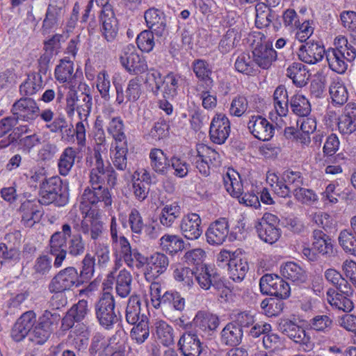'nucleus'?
I'll list each match as a JSON object with an SVG mask.
<instances>
[{
  "label": "nucleus",
  "instance_id": "obj_61",
  "mask_svg": "<svg viewBox=\"0 0 356 356\" xmlns=\"http://www.w3.org/2000/svg\"><path fill=\"white\" fill-rule=\"evenodd\" d=\"M309 326L316 332L327 333L333 326V321L328 315H317L309 321Z\"/></svg>",
  "mask_w": 356,
  "mask_h": 356
},
{
  "label": "nucleus",
  "instance_id": "obj_62",
  "mask_svg": "<svg viewBox=\"0 0 356 356\" xmlns=\"http://www.w3.org/2000/svg\"><path fill=\"white\" fill-rule=\"evenodd\" d=\"M259 237L264 242L269 244L275 243L281 236V230L279 227H259L255 226Z\"/></svg>",
  "mask_w": 356,
  "mask_h": 356
},
{
  "label": "nucleus",
  "instance_id": "obj_12",
  "mask_svg": "<svg viewBox=\"0 0 356 356\" xmlns=\"http://www.w3.org/2000/svg\"><path fill=\"white\" fill-rule=\"evenodd\" d=\"M261 292L280 299L287 298L291 292L289 284L277 275L266 274L259 281Z\"/></svg>",
  "mask_w": 356,
  "mask_h": 356
},
{
  "label": "nucleus",
  "instance_id": "obj_33",
  "mask_svg": "<svg viewBox=\"0 0 356 356\" xmlns=\"http://www.w3.org/2000/svg\"><path fill=\"white\" fill-rule=\"evenodd\" d=\"M226 191L234 197L239 198L243 195V184L240 175L234 169L229 168L222 176Z\"/></svg>",
  "mask_w": 356,
  "mask_h": 356
},
{
  "label": "nucleus",
  "instance_id": "obj_52",
  "mask_svg": "<svg viewBox=\"0 0 356 356\" xmlns=\"http://www.w3.org/2000/svg\"><path fill=\"white\" fill-rule=\"evenodd\" d=\"M134 325H135L131 330L130 337L136 343L142 344L149 336V329L147 316H142L141 320Z\"/></svg>",
  "mask_w": 356,
  "mask_h": 356
},
{
  "label": "nucleus",
  "instance_id": "obj_30",
  "mask_svg": "<svg viewBox=\"0 0 356 356\" xmlns=\"http://www.w3.org/2000/svg\"><path fill=\"white\" fill-rule=\"evenodd\" d=\"M122 66L134 74H140L147 70L145 59L135 51H124L120 58Z\"/></svg>",
  "mask_w": 356,
  "mask_h": 356
},
{
  "label": "nucleus",
  "instance_id": "obj_20",
  "mask_svg": "<svg viewBox=\"0 0 356 356\" xmlns=\"http://www.w3.org/2000/svg\"><path fill=\"white\" fill-rule=\"evenodd\" d=\"M297 54L301 61L308 64H316L323 58L326 51L320 43L309 41L300 45Z\"/></svg>",
  "mask_w": 356,
  "mask_h": 356
},
{
  "label": "nucleus",
  "instance_id": "obj_13",
  "mask_svg": "<svg viewBox=\"0 0 356 356\" xmlns=\"http://www.w3.org/2000/svg\"><path fill=\"white\" fill-rule=\"evenodd\" d=\"M40 108L32 98L25 97L17 100L12 106L13 116L19 121L31 122L39 116Z\"/></svg>",
  "mask_w": 356,
  "mask_h": 356
},
{
  "label": "nucleus",
  "instance_id": "obj_19",
  "mask_svg": "<svg viewBox=\"0 0 356 356\" xmlns=\"http://www.w3.org/2000/svg\"><path fill=\"white\" fill-rule=\"evenodd\" d=\"M193 324L196 334L200 332L203 337H210L219 326L220 320L216 315L199 311L193 319Z\"/></svg>",
  "mask_w": 356,
  "mask_h": 356
},
{
  "label": "nucleus",
  "instance_id": "obj_11",
  "mask_svg": "<svg viewBox=\"0 0 356 356\" xmlns=\"http://www.w3.org/2000/svg\"><path fill=\"white\" fill-rule=\"evenodd\" d=\"M250 336L257 338L262 336L264 347L270 352L282 350L284 347V341L275 333L272 332V327L269 323H257L249 332Z\"/></svg>",
  "mask_w": 356,
  "mask_h": 356
},
{
  "label": "nucleus",
  "instance_id": "obj_43",
  "mask_svg": "<svg viewBox=\"0 0 356 356\" xmlns=\"http://www.w3.org/2000/svg\"><path fill=\"white\" fill-rule=\"evenodd\" d=\"M106 180L107 184L111 187H113L116 184L117 175L113 168L108 170L107 172L98 173L97 172L90 171V183L91 187H104L103 185Z\"/></svg>",
  "mask_w": 356,
  "mask_h": 356
},
{
  "label": "nucleus",
  "instance_id": "obj_45",
  "mask_svg": "<svg viewBox=\"0 0 356 356\" xmlns=\"http://www.w3.org/2000/svg\"><path fill=\"white\" fill-rule=\"evenodd\" d=\"M140 300L138 296H131L128 301L126 309V321L131 325L139 322L144 314H140Z\"/></svg>",
  "mask_w": 356,
  "mask_h": 356
},
{
  "label": "nucleus",
  "instance_id": "obj_60",
  "mask_svg": "<svg viewBox=\"0 0 356 356\" xmlns=\"http://www.w3.org/2000/svg\"><path fill=\"white\" fill-rule=\"evenodd\" d=\"M96 87L101 97L105 101L111 99L110 91L111 83L109 75L104 70L98 73L96 80Z\"/></svg>",
  "mask_w": 356,
  "mask_h": 356
},
{
  "label": "nucleus",
  "instance_id": "obj_5",
  "mask_svg": "<svg viewBox=\"0 0 356 356\" xmlns=\"http://www.w3.org/2000/svg\"><path fill=\"white\" fill-rule=\"evenodd\" d=\"M39 195V202L44 205L54 204L56 207H63L69 200L67 188L58 176L49 177L41 183Z\"/></svg>",
  "mask_w": 356,
  "mask_h": 356
},
{
  "label": "nucleus",
  "instance_id": "obj_24",
  "mask_svg": "<svg viewBox=\"0 0 356 356\" xmlns=\"http://www.w3.org/2000/svg\"><path fill=\"white\" fill-rule=\"evenodd\" d=\"M86 216L80 224V231L92 241L99 239L104 230V223L95 216L94 211H85Z\"/></svg>",
  "mask_w": 356,
  "mask_h": 356
},
{
  "label": "nucleus",
  "instance_id": "obj_54",
  "mask_svg": "<svg viewBox=\"0 0 356 356\" xmlns=\"http://www.w3.org/2000/svg\"><path fill=\"white\" fill-rule=\"evenodd\" d=\"M115 152L113 158V166L118 170H129L127 162L128 146L127 143L118 144L115 147Z\"/></svg>",
  "mask_w": 356,
  "mask_h": 356
},
{
  "label": "nucleus",
  "instance_id": "obj_39",
  "mask_svg": "<svg viewBox=\"0 0 356 356\" xmlns=\"http://www.w3.org/2000/svg\"><path fill=\"white\" fill-rule=\"evenodd\" d=\"M230 277L234 282L242 281L249 269L246 259L234 257L229 259L228 263Z\"/></svg>",
  "mask_w": 356,
  "mask_h": 356
},
{
  "label": "nucleus",
  "instance_id": "obj_2",
  "mask_svg": "<svg viewBox=\"0 0 356 356\" xmlns=\"http://www.w3.org/2000/svg\"><path fill=\"white\" fill-rule=\"evenodd\" d=\"M122 260L131 268L140 269L145 266L144 275L149 282L165 273L170 264L168 257L163 253L154 252L149 257H145L137 249H133L124 236L120 237V259L115 261V270L121 266Z\"/></svg>",
  "mask_w": 356,
  "mask_h": 356
},
{
  "label": "nucleus",
  "instance_id": "obj_42",
  "mask_svg": "<svg viewBox=\"0 0 356 356\" xmlns=\"http://www.w3.org/2000/svg\"><path fill=\"white\" fill-rule=\"evenodd\" d=\"M76 156V151L74 148L67 147L63 150L58 163V170L61 175L66 176L69 174L74 164Z\"/></svg>",
  "mask_w": 356,
  "mask_h": 356
},
{
  "label": "nucleus",
  "instance_id": "obj_40",
  "mask_svg": "<svg viewBox=\"0 0 356 356\" xmlns=\"http://www.w3.org/2000/svg\"><path fill=\"white\" fill-rule=\"evenodd\" d=\"M282 275L293 282L302 283L306 280L305 270L295 262H286L281 266Z\"/></svg>",
  "mask_w": 356,
  "mask_h": 356
},
{
  "label": "nucleus",
  "instance_id": "obj_48",
  "mask_svg": "<svg viewBox=\"0 0 356 356\" xmlns=\"http://www.w3.org/2000/svg\"><path fill=\"white\" fill-rule=\"evenodd\" d=\"M132 276L125 269L120 271L116 277L115 290L118 296L122 298L127 297L131 290Z\"/></svg>",
  "mask_w": 356,
  "mask_h": 356
},
{
  "label": "nucleus",
  "instance_id": "obj_23",
  "mask_svg": "<svg viewBox=\"0 0 356 356\" xmlns=\"http://www.w3.org/2000/svg\"><path fill=\"white\" fill-rule=\"evenodd\" d=\"M192 68L199 80L195 87L196 91L211 89L213 85V80L211 77L212 70L209 63L204 60L196 59L192 63Z\"/></svg>",
  "mask_w": 356,
  "mask_h": 356
},
{
  "label": "nucleus",
  "instance_id": "obj_1",
  "mask_svg": "<svg viewBox=\"0 0 356 356\" xmlns=\"http://www.w3.org/2000/svg\"><path fill=\"white\" fill-rule=\"evenodd\" d=\"M60 318L57 312L45 310L37 319L33 310L27 311L15 323L10 332L11 338L16 342H20L27 337L33 343L42 345L50 337L53 327L58 325Z\"/></svg>",
  "mask_w": 356,
  "mask_h": 356
},
{
  "label": "nucleus",
  "instance_id": "obj_31",
  "mask_svg": "<svg viewBox=\"0 0 356 356\" xmlns=\"http://www.w3.org/2000/svg\"><path fill=\"white\" fill-rule=\"evenodd\" d=\"M144 17L147 27L154 32L156 36L161 37L165 34V19L163 13L159 10L154 8H149L145 12Z\"/></svg>",
  "mask_w": 356,
  "mask_h": 356
},
{
  "label": "nucleus",
  "instance_id": "obj_58",
  "mask_svg": "<svg viewBox=\"0 0 356 356\" xmlns=\"http://www.w3.org/2000/svg\"><path fill=\"white\" fill-rule=\"evenodd\" d=\"M185 303V299L177 291H168L162 295L161 304L172 306L178 312L184 311Z\"/></svg>",
  "mask_w": 356,
  "mask_h": 356
},
{
  "label": "nucleus",
  "instance_id": "obj_28",
  "mask_svg": "<svg viewBox=\"0 0 356 356\" xmlns=\"http://www.w3.org/2000/svg\"><path fill=\"white\" fill-rule=\"evenodd\" d=\"M179 350L184 356H200L201 342L196 333L186 332L178 341Z\"/></svg>",
  "mask_w": 356,
  "mask_h": 356
},
{
  "label": "nucleus",
  "instance_id": "obj_37",
  "mask_svg": "<svg viewBox=\"0 0 356 356\" xmlns=\"http://www.w3.org/2000/svg\"><path fill=\"white\" fill-rule=\"evenodd\" d=\"M286 75L292 80L293 84L300 88L305 86L309 78L306 67L300 63H293L289 65Z\"/></svg>",
  "mask_w": 356,
  "mask_h": 356
},
{
  "label": "nucleus",
  "instance_id": "obj_3",
  "mask_svg": "<svg viewBox=\"0 0 356 356\" xmlns=\"http://www.w3.org/2000/svg\"><path fill=\"white\" fill-rule=\"evenodd\" d=\"M86 248V241L79 233L72 234V227L69 223L61 226V231L54 232L50 237L49 253L55 257L54 266L58 268L69 255L73 258L81 257Z\"/></svg>",
  "mask_w": 356,
  "mask_h": 356
},
{
  "label": "nucleus",
  "instance_id": "obj_55",
  "mask_svg": "<svg viewBox=\"0 0 356 356\" xmlns=\"http://www.w3.org/2000/svg\"><path fill=\"white\" fill-rule=\"evenodd\" d=\"M291 108L298 116H307L311 112L309 102L302 95H295L290 100Z\"/></svg>",
  "mask_w": 356,
  "mask_h": 356
},
{
  "label": "nucleus",
  "instance_id": "obj_34",
  "mask_svg": "<svg viewBox=\"0 0 356 356\" xmlns=\"http://www.w3.org/2000/svg\"><path fill=\"white\" fill-rule=\"evenodd\" d=\"M150 166L157 174L165 175L170 168V163L166 154L161 149L154 148L149 154Z\"/></svg>",
  "mask_w": 356,
  "mask_h": 356
},
{
  "label": "nucleus",
  "instance_id": "obj_7",
  "mask_svg": "<svg viewBox=\"0 0 356 356\" xmlns=\"http://www.w3.org/2000/svg\"><path fill=\"white\" fill-rule=\"evenodd\" d=\"M99 204L104 207L112 204L111 194L107 187H86L81 197L80 210L83 213L86 211H94L92 207H98Z\"/></svg>",
  "mask_w": 356,
  "mask_h": 356
},
{
  "label": "nucleus",
  "instance_id": "obj_38",
  "mask_svg": "<svg viewBox=\"0 0 356 356\" xmlns=\"http://www.w3.org/2000/svg\"><path fill=\"white\" fill-rule=\"evenodd\" d=\"M154 334L165 346L174 343V330L165 321H156L154 325Z\"/></svg>",
  "mask_w": 356,
  "mask_h": 356
},
{
  "label": "nucleus",
  "instance_id": "obj_46",
  "mask_svg": "<svg viewBox=\"0 0 356 356\" xmlns=\"http://www.w3.org/2000/svg\"><path fill=\"white\" fill-rule=\"evenodd\" d=\"M180 215L181 208L177 202H173L166 204L163 207L159 216V220L163 226L170 227Z\"/></svg>",
  "mask_w": 356,
  "mask_h": 356
},
{
  "label": "nucleus",
  "instance_id": "obj_35",
  "mask_svg": "<svg viewBox=\"0 0 356 356\" xmlns=\"http://www.w3.org/2000/svg\"><path fill=\"white\" fill-rule=\"evenodd\" d=\"M243 330L234 323H228L220 332V341L228 346L239 345L243 339Z\"/></svg>",
  "mask_w": 356,
  "mask_h": 356
},
{
  "label": "nucleus",
  "instance_id": "obj_16",
  "mask_svg": "<svg viewBox=\"0 0 356 356\" xmlns=\"http://www.w3.org/2000/svg\"><path fill=\"white\" fill-rule=\"evenodd\" d=\"M248 128L254 138L263 141L270 140L275 134L273 124L261 115H252Z\"/></svg>",
  "mask_w": 356,
  "mask_h": 356
},
{
  "label": "nucleus",
  "instance_id": "obj_63",
  "mask_svg": "<svg viewBox=\"0 0 356 356\" xmlns=\"http://www.w3.org/2000/svg\"><path fill=\"white\" fill-rule=\"evenodd\" d=\"M95 256L90 253H87L81 261V269L80 273H79L83 282L92 277L95 272Z\"/></svg>",
  "mask_w": 356,
  "mask_h": 356
},
{
  "label": "nucleus",
  "instance_id": "obj_15",
  "mask_svg": "<svg viewBox=\"0 0 356 356\" xmlns=\"http://www.w3.org/2000/svg\"><path fill=\"white\" fill-rule=\"evenodd\" d=\"M101 6H102L100 15L101 31L107 42H112L115 39L118 34V20L112 6L107 3V0L101 1Z\"/></svg>",
  "mask_w": 356,
  "mask_h": 356
},
{
  "label": "nucleus",
  "instance_id": "obj_8",
  "mask_svg": "<svg viewBox=\"0 0 356 356\" xmlns=\"http://www.w3.org/2000/svg\"><path fill=\"white\" fill-rule=\"evenodd\" d=\"M83 283L79 273L74 267L68 266L60 270L51 280L49 284L51 292L56 293L54 298L58 297V293L70 290L73 287H79Z\"/></svg>",
  "mask_w": 356,
  "mask_h": 356
},
{
  "label": "nucleus",
  "instance_id": "obj_32",
  "mask_svg": "<svg viewBox=\"0 0 356 356\" xmlns=\"http://www.w3.org/2000/svg\"><path fill=\"white\" fill-rule=\"evenodd\" d=\"M113 347L111 339H108L103 334L97 332L91 339L88 352L90 356H110Z\"/></svg>",
  "mask_w": 356,
  "mask_h": 356
},
{
  "label": "nucleus",
  "instance_id": "obj_47",
  "mask_svg": "<svg viewBox=\"0 0 356 356\" xmlns=\"http://www.w3.org/2000/svg\"><path fill=\"white\" fill-rule=\"evenodd\" d=\"M338 241L346 253L356 256V235L350 228L344 229L340 232Z\"/></svg>",
  "mask_w": 356,
  "mask_h": 356
},
{
  "label": "nucleus",
  "instance_id": "obj_27",
  "mask_svg": "<svg viewBox=\"0 0 356 356\" xmlns=\"http://www.w3.org/2000/svg\"><path fill=\"white\" fill-rule=\"evenodd\" d=\"M180 76L174 73H169L163 80L156 81V87L152 88V92L155 96H158L162 86L163 97L165 99H173L177 95V90L179 86Z\"/></svg>",
  "mask_w": 356,
  "mask_h": 356
},
{
  "label": "nucleus",
  "instance_id": "obj_56",
  "mask_svg": "<svg viewBox=\"0 0 356 356\" xmlns=\"http://www.w3.org/2000/svg\"><path fill=\"white\" fill-rule=\"evenodd\" d=\"M238 38L239 28L237 26L229 28L219 42V51L222 54L229 52L235 47V42Z\"/></svg>",
  "mask_w": 356,
  "mask_h": 356
},
{
  "label": "nucleus",
  "instance_id": "obj_41",
  "mask_svg": "<svg viewBox=\"0 0 356 356\" xmlns=\"http://www.w3.org/2000/svg\"><path fill=\"white\" fill-rule=\"evenodd\" d=\"M42 87V79L40 73H31L28 75L26 80L19 86L21 95L31 96L35 94Z\"/></svg>",
  "mask_w": 356,
  "mask_h": 356
},
{
  "label": "nucleus",
  "instance_id": "obj_4",
  "mask_svg": "<svg viewBox=\"0 0 356 356\" xmlns=\"http://www.w3.org/2000/svg\"><path fill=\"white\" fill-rule=\"evenodd\" d=\"M335 45V48H330L326 51V59L332 70L338 74H343L348 68L347 62L355 60L356 49L348 42L345 37L337 38Z\"/></svg>",
  "mask_w": 356,
  "mask_h": 356
},
{
  "label": "nucleus",
  "instance_id": "obj_36",
  "mask_svg": "<svg viewBox=\"0 0 356 356\" xmlns=\"http://www.w3.org/2000/svg\"><path fill=\"white\" fill-rule=\"evenodd\" d=\"M312 247L322 255H330L333 252L332 239L321 229H314L312 233Z\"/></svg>",
  "mask_w": 356,
  "mask_h": 356
},
{
  "label": "nucleus",
  "instance_id": "obj_14",
  "mask_svg": "<svg viewBox=\"0 0 356 356\" xmlns=\"http://www.w3.org/2000/svg\"><path fill=\"white\" fill-rule=\"evenodd\" d=\"M195 280L203 290H209L211 287L220 290L225 286L217 270L208 265L195 268Z\"/></svg>",
  "mask_w": 356,
  "mask_h": 356
},
{
  "label": "nucleus",
  "instance_id": "obj_53",
  "mask_svg": "<svg viewBox=\"0 0 356 356\" xmlns=\"http://www.w3.org/2000/svg\"><path fill=\"white\" fill-rule=\"evenodd\" d=\"M329 92L332 102L343 105L348 98V94L346 88L339 80H334L329 88Z\"/></svg>",
  "mask_w": 356,
  "mask_h": 356
},
{
  "label": "nucleus",
  "instance_id": "obj_57",
  "mask_svg": "<svg viewBox=\"0 0 356 356\" xmlns=\"http://www.w3.org/2000/svg\"><path fill=\"white\" fill-rule=\"evenodd\" d=\"M106 129L115 141V144L127 143V137L124 133V124L120 117L113 119V120L106 125Z\"/></svg>",
  "mask_w": 356,
  "mask_h": 356
},
{
  "label": "nucleus",
  "instance_id": "obj_64",
  "mask_svg": "<svg viewBox=\"0 0 356 356\" xmlns=\"http://www.w3.org/2000/svg\"><path fill=\"white\" fill-rule=\"evenodd\" d=\"M154 32L150 30L143 31L136 38L138 47L144 52L151 51L154 47Z\"/></svg>",
  "mask_w": 356,
  "mask_h": 356
},
{
  "label": "nucleus",
  "instance_id": "obj_21",
  "mask_svg": "<svg viewBox=\"0 0 356 356\" xmlns=\"http://www.w3.org/2000/svg\"><path fill=\"white\" fill-rule=\"evenodd\" d=\"M278 329L295 343L307 345L310 341V337L304 328L289 319H281Z\"/></svg>",
  "mask_w": 356,
  "mask_h": 356
},
{
  "label": "nucleus",
  "instance_id": "obj_9",
  "mask_svg": "<svg viewBox=\"0 0 356 356\" xmlns=\"http://www.w3.org/2000/svg\"><path fill=\"white\" fill-rule=\"evenodd\" d=\"M92 105V97L90 94L77 92L70 90L66 96L65 111L72 116L76 111L81 120H86L89 116Z\"/></svg>",
  "mask_w": 356,
  "mask_h": 356
},
{
  "label": "nucleus",
  "instance_id": "obj_17",
  "mask_svg": "<svg viewBox=\"0 0 356 356\" xmlns=\"http://www.w3.org/2000/svg\"><path fill=\"white\" fill-rule=\"evenodd\" d=\"M21 234L19 231H15L7 234L4 240L8 243H0V261L2 266L6 261H19L20 259V251L15 247L16 244L20 243Z\"/></svg>",
  "mask_w": 356,
  "mask_h": 356
},
{
  "label": "nucleus",
  "instance_id": "obj_51",
  "mask_svg": "<svg viewBox=\"0 0 356 356\" xmlns=\"http://www.w3.org/2000/svg\"><path fill=\"white\" fill-rule=\"evenodd\" d=\"M73 62L70 60H61L56 67L54 74L56 79L60 83H69L73 78Z\"/></svg>",
  "mask_w": 356,
  "mask_h": 356
},
{
  "label": "nucleus",
  "instance_id": "obj_6",
  "mask_svg": "<svg viewBox=\"0 0 356 356\" xmlns=\"http://www.w3.org/2000/svg\"><path fill=\"white\" fill-rule=\"evenodd\" d=\"M115 302L110 293H104L95 305L96 318L101 326L106 330H111L118 323L121 316L120 312L115 311Z\"/></svg>",
  "mask_w": 356,
  "mask_h": 356
},
{
  "label": "nucleus",
  "instance_id": "obj_50",
  "mask_svg": "<svg viewBox=\"0 0 356 356\" xmlns=\"http://www.w3.org/2000/svg\"><path fill=\"white\" fill-rule=\"evenodd\" d=\"M266 2H259L257 3L255 6L256 11V19L255 24L257 27L262 28L264 26H268L270 22L272 17L270 13L271 4L268 2V0H266Z\"/></svg>",
  "mask_w": 356,
  "mask_h": 356
},
{
  "label": "nucleus",
  "instance_id": "obj_22",
  "mask_svg": "<svg viewBox=\"0 0 356 356\" xmlns=\"http://www.w3.org/2000/svg\"><path fill=\"white\" fill-rule=\"evenodd\" d=\"M229 233L228 220L222 218L213 222L206 232L207 241L210 245H220L226 240Z\"/></svg>",
  "mask_w": 356,
  "mask_h": 356
},
{
  "label": "nucleus",
  "instance_id": "obj_44",
  "mask_svg": "<svg viewBox=\"0 0 356 356\" xmlns=\"http://www.w3.org/2000/svg\"><path fill=\"white\" fill-rule=\"evenodd\" d=\"M236 70L242 74L250 75L257 72V66L252 56L248 52H243L236 59Z\"/></svg>",
  "mask_w": 356,
  "mask_h": 356
},
{
  "label": "nucleus",
  "instance_id": "obj_10",
  "mask_svg": "<svg viewBox=\"0 0 356 356\" xmlns=\"http://www.w3.org/2000/svg\"><path fill=\"white\" fill-rule=\"evenodd\" d=\"M252 43V54L257 67H259L264 70L270 67L273 63L277 60V52L271 44L267 42H262V36L259 33Z\"/></svg>",
  "mask_w": 356,
  "mask_h": 356
},
{
  "label": "nucleus",
  "instance_id": "obj_59",
  "mask_svg": "<svg viewBox=\"0 0 356 356\" xmlns=\"http://www.w3.org/2000/svg\"><path fill=\"white\" fill-rule=\"evenodd\" d=\"M197 157L205 159L213 167H217L220 164L219 154L215 149L203 144H199L197 146Z\"/></svg>",
  "mask_w": 356,
  "mask_h": 356
},
{
  "label": "nucleus",
  "instance_id": "obj_29",
  "mask_svg": "<svg viewBox=\"0 0 356 356\" xmlns=\"http://www.w3.org/2000/svg\"><path fill=\"white\" fill-rule=\"evenodd\" d=\"M88 311V302L85 300H81L74 305L62 319V326L64 330H69L74 326L75 322L83 321Z\"/></svg>",
  "mask_w": 356,
  "mask_h": 356
},
{
  "label": "nucleus",
  "instance_id": "obj_26",
  "mask_svg": "<svg viewBox=\"0 0 356 356\" xmlns=\"http://www.w3.org/2000/svg\"><path fill=\"white\" fill-rule=\"evenodd\" d=\"M202 220L197 213H188L183 217L180 229L185 238L189 240L197 239L202 234Z\"/></svg>",
  "mask_w": 356,
  "mask_h": 356
},
{
  "label": "nucleus",
  "instance_id": "obj_25",
  "mask_svg": "<svg viewBox=\"0 0 356 356\" xmlns=\"http://www.w3.org/2000/svg\"><path fill=\"white\" fill-rule=\"evenodd\" d=\"M18 211L21 215V222L26 227H32L40 222L43 215L40 206L31 200L23 202Z\"/></svg>",
  "mask_w": 356,
  "mask_h": 356
},
{
  "label": "nucleus",
  "instance_id": "obj_18",
  "mask_svg": "<svg viewBox=\"0 0 356 356\" xmlns=\"http://www.w3.org/2000/svg\"><path fill=\"white\" fill-rule=\"evenodd\" d=\"M230 134V122L222 113L216 114L212 119L209 129V136L212 142L221 145L227 139Z\"/></svg>",
  "mask_w": 356,
  "mask_h": 356
},
{
  "label": "nucleus",
  "instance_id": "obj_49",
  "mask_svg": "<svg viewBox=\"0 0 356 356\" xmlns=\"http://www.w3.org/2000/svg\"><path fill=\"white\" fill-rule=\"evenodd\" d=\"M160 241L162 249L172 254L184 249V241L177 235L165 234L161 238Z\"/></svg>",
  "mask_w": 356,
  "mask_h": 356
}]
</instances>
